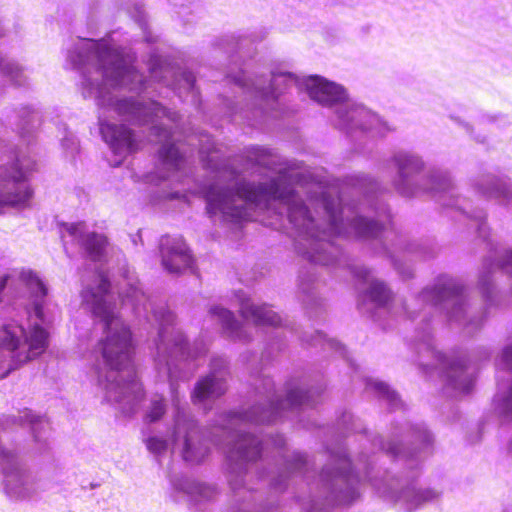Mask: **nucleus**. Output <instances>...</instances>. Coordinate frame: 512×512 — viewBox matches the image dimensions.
Listing matches in <instances>:
<instances>
[{"label":"nucleus","instance_id":"1","mask_svg":"<svg viewBox=\"0 0 512 512\" xmlns=\"http://www.w3.org/2000/svg\"><path fill=\"white\" fill-rule=\"evenodd\" d=\"M93 314L104 324L105 337L99 342V347L110 370L107 398L114 402L140 399L141 386L136 380L133 363L135 345L130 328L100 300H95Z\"/></svg>","mask_w":512,"mask_h":512},{"label":"nucleus","instance_id":"2","mask_svg":"<svg viewBox=\"0 0 512 512\" xmlns=\"http://www.w3.org/2000/svg\"><path fill=\"white\" fill-rule=\"evenodd\" d=\"M32 169L26 167L15 156L0 165V215L5 207L27 208L34 197V189L29 182Z\"/></svg>","mask_w":512,"mask_h":512},{"label":"nucleus","instance_id":"3","mask_svg":"<svg viewBox=\"0 0 512 512\" xmlns=\"http://www.w3.org/2000/svg\"><path fill=\"white\" fill-rule=\"evenodd\" d=\"M280 186L279 180H273L269 184L259 185L243 182L237 187V195L246 202L251 203H258L268 199L288 200L293 192L286 188L281 189Z\"/></svg>","mask_w":512,"mask_h":512},{"label":"nucleus","instance_id":"4","mask_svg":"<svg viewBox=\"0 0 512 512\" xmlns=\"http://www.w3.org/2000/svg\"><path fill=\"white\" fill-rule=\"evenodd\" d=\"M183 433L182 456L187 462L199 463L207 455V447L202 443L200 428L193 422L179 427Z\"/></svg>","mask_w":512,"mask_h":512},{"label":"nucleus","instance_id":"5","mask_svg":"<svg viewBox=\"0 0 512 512\" xmlns=\"http://www.w3.org/2000/svg\"><path fill=\"white\" fill-rule=\"evenodd\" d=\"M307 89L310 98L323 105H332L345 98L344 89L341 86L323 78H311Z\"/></svg>","mask_w":512,"mask_h":512},{"label":"nucleus","instance_id":"6","mask_svg":"<svg viewBox=\"0 0 512 512\" xmlns=\"http://www.w3.org/2000/svg\"><path fill=\"white\" fill-rule=\"evenodd\" d=\"M100 131L104 140L115 149L126 148L130 152L137 149L132 130L123 124L102 123Z\"/></svg>","mask_w":512,"mask_h":512},{"label":"nucleus","instance_id":"7","mask_svg":"<svg viewBox=\"0 0 512 512\" xmlns=\"http://www.w3.org/2000/svg\"><path fill=\"white\" fill-rule=\"evenodd\" d=\"M193 264V257L188 248L183 244H178L168 249L164 266L170 273H181L190 268Z\"/></svg>","mask_w":512,"mask_h":512},{"label":"nucleus","instance_id":"8","mask_svg":"<svg viewBox=\"0 0 512 512\" xmlns=\"http://www.w3.org/2000/svg\"><path fill=\"white\" fill-rule=\"evenodd\" d=\"M241 315L251 319L257 325L277 326L280 324V317L265 306H257L251 303H243L240 309Z\"/></svg>","mask_w":512,"mask_h":512},{"label":"nucleus","instance_id":"9","mask_svg":"<svg viewBox=\"0 0 512 512\" xmlns=\"http://www.w3.org/2000/svg\"><path fill=\"white\" fill-rule=\"evenodd\" d=\"M25 344L28 347V351L23 359L19 358L20 362H27L45 352L48 346V333L44 328L36 325L32 328L29 336L26 338ZM18 357H20V355H18Z\"/></svg>","mask_w":512,"mask_h":512},{"label":"nucleus","instance_id":"10","mask_svg":"<svg viewBox=\"0 0 512 512\" xmlns=\"http://www.w3.org/2000/svg\"><path fill=\"white\" fill-rule=\"evenodd\" d=\"M107 245V237L96 232L87 233L81 239V246L92 261H99L103 257Z\"/></svg>","mask_w":512,"mask_h":512},{"label":"nucleus","instance_id":"11","mask_svg":"<svg viewBox=\"0 0 512 512\" xmlns=\"http://www.w3.org/2000/svg\"><path fill=\"white\" fill-rule=\"evenodd\" d=\"M226 390L223 382L218 381L214 376H208L200 380L194 389V397L199 401L207 399L211 396H220Z\"/></svg>","mask_w":512,"mask_h":512},{"label":"nucleus","instance_id":"12","mask_svg":"<svg viewBox=\"0 0 512 512\" xmlns=\"http://www.w3.org/2000/svg\"><path fill=\"white\" fill-rule=\"evenodd\" d=\"M237 452L244 460H256L261 454V444L253 435L245 434L237 442Z\"/></svg>","mask_w":512,"mask_h":512},{"label":"nucleus","instance_id":"13","mask_svg":"<svg viewBox=\"0 0 512 512\" xmlns=\"http://www.w3.org/2000/svg\"><path fill=\"white\" fill-rule=\"evenodd\" d=\"M99 276V284L97 286V292H95L91 288H87L83 291L82 296L83 298L91 304V309L93 310V304L95 303V300H100L101 302H104L105 305L113 311L111 306L104 300V296L109 293L111 283L107 277V275L103 271L98 272Z\"/></svg>","mask_w":512,"mask_h":512},{"label":"nucleus","instance_id":"14","mask_svg":"<svg viewBox=\"0 0 512 512\" xmlns=\"http://www.w3.org/2000/svg\"><path fill=\"white\" fill-rule=\"evenodd\" d=\"M20 279L36 298L44 299L47 296L48 289L46 285L32 270L22 271Z\"/></svg>","mask_w":512,"mask_h":512},{"label":"nucleus","instance_id":"15","mask_svg":"<svg viewBox=\"0 0 512 512\" xmlns=\"http://www.w3.org/2000/svg\"><path fill=\"white\" fill-rule=\"evenodd\" d=\"M289 219L298 227L308 228L313 223L309 209L303 203L293 204L289 207Z\"/></svg>","mask_w":512,"mask_h":512},{"label":"nucleus","instance_id":"16","mask_svg":"<svg viewBox=\"0 0 512 512\" xmlns=\"http://www.w3.org/2000/svg\"><path fill=\"white\" fill-rule=\"evenodd\" d=\"M182 162L183 157L174 144L162 146V170H177Z\"/></svg>","mask_w":512,"mask_h":512},{"label":"nucleus","instance_id":"17","mask_svg":"<svg viewBox=\"0 0 512 512\" xmlns=\"http://www.w3.org/2000/svg\"><path fill=\"white\" fill-rule=\"evenodd\" d=\"M355 229L360 236L375 237L381 233L383 226L375 221L358 218L355 220Z\"/></svg>","mask_w":512,"mask_h":512},{"label":"nucleus","instance_id":"18","mask_svg":"<svg viewBox=\"0 0 512 512\" xmlns=\"http://www.w3.org/2000/svg\"><path fill=\"white\" fill-rule=\"evenodd\" d=\"M210 313L218 318L224 329L234 331L237 328V321L229 310L215 306L210 309Z\"/></svg>","mask_w":512,"mask_h":512},{"label":"nucleus","instance_id":"19","mask_svg":"<svg viewBox=\"0 0 512 512\" xmlns=\"http://www.w3.org/2000/svg\"><path fill=\"white\" fill-rule=\"evenodd\" d=\"M369 297L379 305H384L391 299L390 290L381 282H373L369 289Z\"/></svg>","mask_w":512,"mask_h":512},{"label":"nucleus","instance_id":"20","mask_svg":"<svg viewBox=\"0 0 512 512\" xmlns=\"http://www.w3.org/2000/svg\"><path fill=\"white\" fill-rule=\"evenodd\" d=\"M4 331L6 336L1 339V345L8 350L15 351L19 347V339L7 327L4 328Z\"/></svg>","mask_w":512,"mask_h":512},{"label":"nucleus","instance_id":"21","mask_svg":"<svg viewBox=\"0 0 512 512\" xmlns=\"http://www.w3.org/2000/svg\"><path fill=\"white\" fill-rule=\"evenodd\" d=\"M97 57L101 62L109 60L111 63H114L118 59V54L108 46H101L97 49Z\"/></svg>","mask_w":512,"mask_h":512},{"label":"nucleus","instance_id":"22","mask_svg":"<svg viewBox=\"0 0 512 512\" xmlns=\"http://www.w3.org/2000/svg\"><path fill=\"white\" fill-rule=\"evenodd\" d=\"M160 419V404L155 402L150 410V412L145 417V422L150 424L158 421Z\"/></svg>","mask_w":512,"mask_h":512},{"label":"nucleus","instance_id":"23","mask_svg":"<svg viewBox=\"0 0 512 512\" xmlns=\"http://www.w3.org/2000/svg\"><path fill=\"white\" fill-rule=\"evenodd\" d=\"M304 397L305 394L301 390H291L287 395V401L291 405L300 404Z\"/></svg>","mask_w":512,"mask_h":512},{"label":"nucleus","instance_id":"24","mask_svg":"<svg viewBox=\"0 0 512 512\" xmlns=\"http://www.w3.org/2000/svg\"><path fill=\"white\" fill-rule=\"evenodd\" d=\"M399 161V171H400V175L405 178L409 173H406V164L407 166L412 170V169H415L416 168V164L415 162L412 160V159H409V158H405L404 159V162L405 163H402L401 159L398 160Z\"/></svg>","mask_w":512,"mask_h":512},{"label":"nucleus","instance_id":"25","mask_svg":"<svg viewBox=\"0 0 512 512\" xmlns=\"http://www.w3.org/2000/svg\"><path fill=\"white\" fill-rule=\"evenodd\" d=\"M146 445L147 448L153 453H158L160 451V440L156 437L147 439Z\"/></svg>","mask_w":512,"mask_h":512},{"label":"nucleus","instance_id":"26","mask_svg":"<svg viewBox=\"0 0 512 512\" xmlns=\"http://www.w3.org/2000/svg\"><path fill=\"white\" fill-rule=\"evenodd\" d=\"M181 78L187 83V85L192 89L196 83V78L191 72H183L181 73Z\"/></svg>","mask_w":512,"mask_h":512},{"label":"nucleus","instance_id":"27","mask_svg":"<svg viewBox=\"0 0 512 512\" xmlns=\"http://www.w3.org/2000/svg\"><path fill=\"white\" fill-rule=\"evenodd\" d=\"M503 359L509 369L512 370V346L505 348L503 351Z\"/></svg>","mask_w":512,"mask_h":512},{"label":"nucleus","instance_id":"28","mask_svg":"<svg viewBox=\"0 0 512 512\" xmlns=\"http://www.w3.org/2000/svg\"><path fill=\"white\" fill-rule=\"evenodd\" d=\"M43 300L44 299H41L40 302L38 301H35L34 303V311H35V315L37 316V318H39L40 320H43L44 318V312H43Z\"/></svg>","mask_w":512,"mask_h":512},{"label":"nucleus","instance_id":"29","mask_svg":"<svg viewBox=\"0 0 512 512\" xmlns=\"http://www.w3.org/2000/svg\"><path fill=\"white\" fill-rule=\"evenodd\" d=\"M504 406H505L506 412L512 414V385L508 392V395L504 399Z\"/></svg>","mask_w":512,"mask_h":512},{"label":"nucleus","instance_id":"30","mask_svg":"<svg viewBox=\"0 0 512 512\" xmlns=\"http://www.w3.org/2000/svg\"><path fill=\"white\" fill-rule=\"evenodd\" d=\"M206 198L210 204H215L218 200L215 198L212 190L207 191Z\"/></svg>","mask_w":512,"mask_h":512},{"label":"nucleus","instance_id":"31","mask_svg":"<svg viewBox=\"0 0 512 512\" xmlns=\"http://www.w3.org/2000/svg\"><path fill=\"white\" fill-rule=\"evenodd\" d=\"M324 202H325V209H326L327 213L329 214V216L331 218H334V212H333L332 208L330 207L329 202L327 201V199L325 197H324Z\"/></svg>","mask_w":512,"mask_h":512},{"label":"nucleus","instance_id":"32","mask_svg":"<svg viewBox=\"0 0 512 512\" xmlns=\"http://www.w3.org/2000/svg\"><path fill=\"white\" fill-rule=\"evenodd\" d=\"M76 230H77V225H72V226L69 228V232H70V234H72V235H75V234H76Z\"/></svg>","mask_w":512,"mask_h":512},{"label":"nucleus","instance_id":"33","mask_svg":"<svg viewBox=\"0 0 512 512\" xmlns=\"http://www.w3.org/2000/svg\"><path fill=\"white\" fill-rule=\"evenodd\" d=\"M122 73H123V74H132V73H134V71H133L132 69H130V68H128V67H126V68H124V69L122 70Z\"/></svg>","mask_w":512,"mask_h":512},{"label":"nucleus","instance_id":"34","mask_svg":"<svg viewBox=\"0 0 512 512\" xmlns=\"http://www.w3.org/2000/svg\"><path fill=\"white\" fill-rule=\"evenodd\" d=\"M5 284H6L5 280H1V282H0V292L4 289Z\"/></svg>","mask_w":512,"mask_h":512},{"label":"nucleus","instance_id":"35","mask_svg":"<svg viewBox=\"0 0 512 512\" xmlns=\"http://www.w3.org/2000/svg\"><path fill=\"white\" fill-rule=\"evenodd\" d=\"M129 104H130V103H129L128 101H124V102H122V103L119 105V107H120V108H121L122 106L126 107V106H128Z\"/></svg>","mask_w":512,"mask_h":512},{"label":"nucleus","instance_id":"36","mask_svg":"<svg viewBox=\"0 0 512 512\" xmlns=\"http://www.w3.org/2000/svg\"><path fill=\"white\" fill-rule=\"evenodd\" d=\"M378 388L382 389L383 388V384L378 385Z\"/></svg>","mask_w":512,"mask_h":512},{"label":"nucleus","instance_id":"37","mask_svg":"<svg viewBox=\"0 0 512 512\" xmlns=\"http://www.w3.org/2000/svg\"><path fill=\"white\" fill-rule=\"evenodd\" d=\"M161 113H162V116L166 115L163 109L161 110Z\"/></svg>","mask_w":512,"mask_h":512}]
</instances>
